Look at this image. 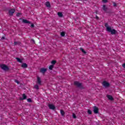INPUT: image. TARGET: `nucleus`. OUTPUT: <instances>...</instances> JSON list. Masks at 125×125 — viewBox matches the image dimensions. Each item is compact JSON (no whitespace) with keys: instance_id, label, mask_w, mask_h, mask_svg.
Segmentation results:
<instances>
[{"instance_id":"1","label":"nucleus","mask_w":125,"mask_h":125,"mask_svg":"<svg viewBox=\"0 0 125 125\" xmlns=\"http://www.w3.org/2000/svg\"><path fill=\"white\" fill-rule=\"evenodd\" d=\"M0 67L1 69H2V70H4V71H7V70H8V67L5 65V64H2L0 65Z\"/></svg>"},{"instance_id":"2","label":"nucleus","mask_w":125,"mask_h":125,"mask_svg":"<svg viewBox=\"0 0 125 125\" xmlns=\"http://www.w3.org/2000/svg\"><path fill=\"white\" fill-rule=\"evenodd\" d=\"M105 26L106 28V31H107V32H110L111 31H112V27H111L110 26H108V24H105Z\"/></svg>"},{"instance_id":"3","label":"nucleus","mask_w":125,"mask_h":125,"mask_svg":"<svg viewBox=\"0 0 125 125\" xmlns=\"http://www.w3.org/2000/svg\"><path fill=\"white\" fill-rule=\"evenodd\" d=\"M103 85H104V87H108V86H109V85H110V84L106 82V81H104L103 83Z\"/></svg>"},{"instance_id":"4","label":"nucleus","mask_w":125,"mask_h":125,"mask_svg":"<svg viewBox=\"0 0 125 125\" xmlns=\"http://www.w3.org/2000/svg\"><path fill=\"white\" fill-rule=\"evenodd\" d=\"M14 12H15V10L14 9H11L9 10V15H12Z\"/></svg>"},{"instance_id":"5","label":"nucleus","mask_w":125,"mask_h":125,"mask_svg":"<svg viewBox=\"0 0 125 125\" xmlns=\"http://www.w3.org/2000/svg\"><path fill=\"white\" fill-rule=\"evenodd\" d=\"M48 107L49 109H51L52 110H54L55 109V106L52 104H49Z\"/></svg>"},{"instance_id":"6","label":"nucleus","mask_w":125,"mask_h":125,"mask_svg":"<svg viewBox=\"0 0 125 125\" xmlns=\"http://www.w3.org/2000/svg\"><path fill=\"white\" fill-rule=\"evenodd\" d=\"M94 113L95 114H98V107L96 106L94 107Z\"/></svg>"},{"instance_id":"7","label":"nucleus","mask_w":125,"mask_h":125,"mask_svg":"<svg viewBox=\"0 0 125 125\" xmlns=\"http://www.w3.org/2000/svg\"><path fill=\"white\" fill-rule=\"evenodd\" d=\"M74 84L77 85V86H78V87H80V86L82 85V83L77 81L74 82Z\"/></svg>"},{"instance_id":"8","label":"nucleus","mask_w":125,"mask_h":125,"mask_svg":"<svg viewBox=\"0 0 125 125\" xmlns=\"http://www.w3.org/2000/svg\"><path fill=\"white\" fill-rule=\"evenodd\" d=\"M41 73H42V74H44L45 72H46V68H42L40 69Z\"/></svg>"},{"instance_id":"9","label":"nucleus","mask_w":125,"mask_h":125,"mask_svg":"<svg viewBox=\"0 0 125 125\" xmlns=\"http://www.w3.org/2000/svg\"><path fill=\"white\" fill-rule=\"evenodd\" d=\"M37 83L38 84H41L42 81L41 80V78L39 77H37Z\"/></svg>"},{"instance_id":"10","label":"nucleus","mask_w":125,"mask_h":125,"mask_svg":"<svg viewBox=\"0 0 125 125\" xmlns=\"http://www.w3.org/2000/svg\"><path fill=\"white\" fill-rule=\"evenodd\" d=\"M22 22L23 23H24L25 24H30V23H31V22H30V21H27L26 20H22Z\"/></svg>"},{"instance_id":"11","label":"nucleus","mask_w":125,"mask_h":125,"mask_svg":"<svg viewBox=\"0 0 125 125\" xmlns=\"http://www.w3.org/2000/svg\"><path fill=\"white\" fill-rule=\"evenodd\" d=\"M107 97L108 99H109V100H113L114 99L113 98V97H112V96H111V95H107Z\"/></svg>"},{"instance_id":"12","label":"nucleus","mask_w":125,"mask_h":125,"mask_svg":"<svg viewBox=\"0 0 125 125\" xmlns=\"http://www.w3.org/2000/svg\"><path fill=\"white\" fill-rule=\"evenodd\" d=\"M110 33H111L112 35H113V34H116V33H117V32L116 31V30L112 29Z\"/></svg>"},{"instance_id":"13","label":"nucleus","mask_w":125,"mask_h":125,"mask_svg":"<svg viewBox=\"0 0 125 125\" xmlns=\"http://www.w3.org/2000/svg\"><path fill=\"white\" fill-rule=\"evenodd\" d=\"M21 67L22 68H27V67H28V65H27V64L26 63H23L22 65H21Z\"/></svg>"},{"instance_id":"14","label":"nucleus","mask_w":125,"mask_h":125,"mask_svg":"<svg viewBox=\"0 0 125 125\" xmlns=\"http://www.w3.org/2000/svg\"><path fill=\"white\" fill-rule=\"evenodd\" d=\"M45 4L47 7H50V3L49 2H46Z\"/></svg>"},{"instance_id":"15","label":"nucleus","mask_w":125,"mask_h":125,"mask_svg":"<svg viewBox=\"0 0 125 125\" xmlns=\"http://www.w3.org/2000/svg\"><path fill=\"white\" fill-rule=\"evenodd\" d=\"M58 15L59 17H62V16H63V15L62 14V13H61V12H58Z\"/></svg>"},{"instance_id":"16","label":"nucleus","mask_w":125,"mask_h":125,"mask_svg":"<svg viewBox=\"0 0 125 125\" xmlns=\"http://www.w3.org/2000/svg\"><path fill=\"white\" fill-rule=\"evenodd\" d=\"M16 59H17L18 62H19L20 63H21L22 62V61L20 58H16Z\"/></svg>"},{"instance_id":"17","label":"nucleus","mask_w":125,"mask_h":125,"mask_svg":"<svg viewBox=\"0 0 125 125\" xmlns=\"http://www.w3.org/2000/svg\"><path fill=\"white\" fill-rule=\"evenodd\" d=\"M26 95H25V94H23L22 95V99H21V100H23V99H26Z\"/></svg>"},{"instance_id":"18","label":"nucleus","mask_w":125,"mask_h":125,"mask_svg":"<svg viewBox=\"0 0 125 125\" xmlns=\"http://www.w3.org/2000/svg\"><path fill=\"white\" fill-rule=\"evenodd\" d=\"M103 9L104 11H106L107 10V8H106V6L105 5H103Z\"/></svg>"},{"instance_id":"19","label":"nucleus","mask_w":125,"mask_h":125,"mask_svg":"<svg viewBox=\"0 0 125 125\" xmlns=\"http://www.w3.org/2000/svg\"><path fill=\"white\" fill-rule=\"evenodd\" d=\"M80 50H81V51H82V52H83V53H84L85 54V53H86V52H85L84 50H83V48H81Z\"/></svg>"},{"instance_id":"20","label":"nucleus","mask_w":125,"mask_h":125,"mask_svg":"<svg viewBox=\"0 0 125 125\" xmlns=\"http://www.w3.org/2000/svg\"><path fill=\"white\" fill-rule=\"evenodd\" d=\"M61 114L62 116H64L65 112H64V111L63 110H61Z\"/></svg>"},{"instance_id":"21","label":"nucleus","mask_w":125,"mask_h":125,"mask_svg":"<svg viewBox=\"0 0 125 125\" xmlns=\"http://www.w3.org/2000/svg\"><path fill=\"white\" fill-rule=\"evenodd\" d=\"M56 63V61H52L51 62V64L52 65H55Z\"/></svg>"},{"instance_id":"22","label":"nucleus","mask_w":125,"mask_h":125,"mask_svg":"<svg viewBox=\"0 0 125 125\" xmlns=\"http://www.w3.org/2000/svg\"><path fill=\"white\" fill-rule=\"evenodd\" d=\"M61 35L62 36V37H64V36H65V32H62L61 33Z\"/></svg>"},{"instance_id":"23","label":"nucleus","mask_w":125,"mask_h":125,"mask_svg":"<svg viewBox=\"0 0 125 125\" xmlns=\"http://www.w3.org/2000/svg\"><path fill=\"white\" fill-rule=\"evenodd\" d=\"M53 68V65H50L49 67V69L50 70H51Z\"/></svg>"},{"instance_id":"24","label":"nucleus","mask_w":125,"mask_h":125,"mask_svg":"<svg viewBox=\"0 0 125 125\" xmlns=\"http://www.w3.org/2000/svg\"><path fill=\"white\" fill-rule=\"evenodd\" d=\"M72 117L73 119H76L77 118V117L76 116V114H75L74 113H73Z\"/></svg>"},{"instance_id":"25","label":"nucleus","mask_w":125,"mask_h":125,"mask_svg":"<svg viewBox=\"0 0 125 125\" xmlns=\"http://www.w3.org/2000/svg\"><path fill=\"white\" fill-rule=\"evenodd\" d=\"M34 87H35L36 89H39V85H35V86H34Z\"/></svg>"},{"instance_id":"26","label":"nucleus","mask_w":125,"mask_h":125,"mask_svg":"<svg viewBox=\"0 0 125 125\" xmlns=\"http://www.w3.org/2000/svg\"><path fill=\"white\" fill-rule=\"evenodd\" d=\"M108 1L107 0H103V2L106 3Z\"/></svg>"},{"instance_id":"27","label":"nucleus","mask_w":125,"mask_h":125,"mask_svg":"<svg viewBox=\"0 0 125 125\" xmlns=\"http://www.w3.org/2000/svg\"><path fill=\"white\" fill-rule=\"evenodd\" d=\"M88 113L90 115L91 114V111L90 110H88Z\"/></svg>"},{"instance_id":"28","label":"nucleus","mask_w":125,"mask_h":125,"mask_svg":"<svg viewBox=\"0 0 125 125\" xmlns=\"http://www.w3.org/2000/svg\"><path fill=\"white\" fill-rule=\"evenodd\" d=\"M27 101H28V102H31L32 100H31V99H27Z\"/></svg>"},{"instance_id":"29","label":"nucleus","mask_w":125,"mask_h":125,"mask_svg":"<svg viewBox=\"0 0 125 125\" xmlns=\"http://www.w3.org/2000/svg\"><path fill=\"white\" fill-rule=\"evenodd\" d=\"M21 15V14L20 13H18L17 14V16H20Z\"/></svg>"},{"instance_id":"30","label":"nucleus","mask_w":125,"mask_h":125,"mask_svg":"<svg viewBox=\"0 0 125 125\" xmlns=\"http://www.w3.org/2000/svg\"><path fill=\"white\" fill-rule=\"evenodd\" d=\"M113 6H117V4H116L115 2H113Z\"/></svg>"},{"instance_id":"31","label":"nucleus","mask_w":125,"mask_h":125,"mask_svg":"<svg viewBox=\"0 0 125 125\" xmlns=\"http://www.w3.org/2000/svg\"><path fill=\"white\" fill-rule=\"evenodd\" d=\"M34 24H31V28H34Z\"/></svg>"},{"instance_id":"32","label":"nucleus","mask_w":125,"mask_h":125,"mask_svg":"<svg viewBox=\"0 0 125 125\" xmlns=\"http://www.w3.org/2000/svg\"><path fill=\"white\" fill-rule=\"evenodd\" d=\"M15 82V83H18V84L19 83V82H18V81H17V80H16Z\"/></svg>"},{"instance_id":"33","label":"nucleus","mask_w":125,"mask_h":125,"mask_svg":"<svg viewBox=\"0 0 125 125\" xmlns=\"http://www.w3.org/2000/svg\"><path fill=\"white\" fill-rule=\"evenodd\" d=\"M123 68H125V63L123 64Z\"/></svg>"},{"instance_id":"34","label":"nucleus","mask_w":125,"mask_h":125,"mask_svg":"<svg viewBox=\"0 0 125 125\" xmlns=\"http://www.w3.org/2000/svg\"><path fill=\"white\" fill-rule=\"evenodd\" d=\"M1 40H4V37H2V38L1 39Z\"/></svg>"},{"instance_id":"35","label":"nucleus","mask_w":125,"mask_h":125,"mask_svg":"<svg viewBox=\"0 0 125 125\" xmlns=\"http://www.w3.org/2000/svg\"><path fill=\"white\" fill-rule=\"evenodd\" d=\"M14 44H17V42H14Z\"/></svg>"}]
</instances>
